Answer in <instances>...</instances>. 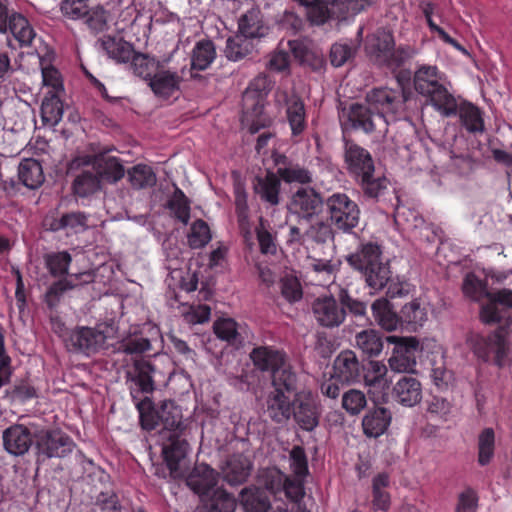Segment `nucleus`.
Returning a JSON list of instances; mask_svg holds the SVG:
<instances>
[{
	"label": "nucleus",
	"instance_id": "4468645a",
	"mask_svg": "<svg viewBox=\"0 0 512 512\" xmlns=\"http://www.w3.org/2000/svg\"><path fill=\"white\" fill-rule=\"evenodd\" d=\"M292 414L300 428L310 432L319 425L320 405L310 391H300L294 396Z\"/></svg>",
	"mask_w": 512,
	"mask_h": 512
},
{
	"label": "nucleus",
	"instance_id": "4c0bfd02",
	"mask_svg": "<svg viewBox=\"0 0 512 512\" xmlns=\"http://www.w3.org/2000/svg\"><path fill=\"white\" fill-rule=\"evenodd\" d=\"M18 176L22 184L29 189H37L45 180L40 162L32 158L20 162Z\"/></svg>",
	"mask_w": 512,
	"mask_h": 512
},
{
	"label": "nucleus",
	"instance_id": "338daca9",
	"mask_svg": "<svg viewBox=\"0 0 512 512\" xmlns=\"http://www.w3.org/2000/svg\"><path fill=\"white\" fill-rule=\"evenodd\" d=\"M366 405V395L360 390L350 389L342 396V407L350 415H358Z\"/></svg>",
	"mask_w": 512,
	"mask_h": 512
},
{
	"label": "nucleus",
	"instance_id": "2eb2a0df",
	"mask_svg": "<svg viewBox=\"0 0 512 512\" xmlns=\"http://www.w3.org/2000/svg\"><path fill=\"white\" fill-rule=\"evenodd\" d=\"M452 113H446L444 110H439V113L444 117L458 116L461 126L472 134L483 133L485 130V122L483 118V111L470 101L461 99L457 101L453 95Z\"/></svg>",
	"mask_w": 512,
	"mask_h": 512
},
{
	"label": "nucleus",
	"instance_id": "e433bc0d",
	"mask_svg": "<svg viewBox=\"0 0 512 512\" xmlns=\"http://www.w3.org/2000/svg\"><path fill=\"white\" fill-rule=\"evenodd\" d=\"M100 42L108 57L117 62H129L135 51L133 46L122 38L108 35L104 36Z\"/></svg>",
	"mask_w": 512,
	"mask_h": 512
},
{
	"label": "nucleus",
	"instance_id": "39448f33",
	"mask_svg": "<svg viewBox=\"0 0 512 512\" xmlns=\"http://www.w3.org/2000/svg\"><path fill=\"white\" fill-rule=\"evenodd\" d=\"M326 211L330 225L344 233L351 232L358 226L360 209L347 194L335 192L325 199Z\"/></svg>",
	"mask_w": 512,
	"mask_h": 512
},
{
	"label": "nucleus",
	"instance_id": "37998d69",
	"mask_svg": "<svg viewBox=\"0 0 512 512\" xmlns=\"http://www.w3.org/2000/svg\"><path fill=\"white\" fill-rule=\"evenodd\" d=\"M202 501L210 512H234L236 508L235 497L223 488H214Z\"/></svg>",
	"mask_w": 512,
	"mask_h": 512
},
{
	"label": "nucleus",
	"instance_id": "f3484780",
	"mask_svg": "<svg viewBox=\"0 0 512 512\" xmlns=\"http://www.w3.org/2000/svg\"><path fill=\"white\" fill-rule=\"evenodd\" d=\"M333 296L317 298L312 304V312L317 323L326 328L339 327L346 318V311Z\"/></svg>",
	"mask_w": 512,
	"mask_h": 512
},
{
	"label": "nucleus",
	"instance_id": "6e6d98bb",
	"mask_svg": "<svg viewBox=\"0 0 512 512\" xmlns=\"http://www.w3.org/2000/svg\"><path fill=\"white\" fill-rule=\"evenodd\" d=\"M128 181L134 189H143L155 185L156 175L150 166L137 164L128 170Z\"/></svg>",
	"mask_w": 512,
	"mask_h": 512
},
{
	"label": "nucleus",
	"instance_id": "680f3d73",
	"mask_svg": "<svg viewBox=\"0 0 512 512\" xmlns=\"http://www.w3.org/2000/svg\"><path fill=\"white\" fill-rule=\"evenodd\" d=\"M168 208L173 213L175 218L183 224H187L190 219V203L184 192L176 187L175 191L168 201Z\"/></svg>",
	"mask_w": 512,
	"mask_h": 512
},
{
	"label": "nucleus",
	"instance_id": "49530a36",
	"mask_svg": "<svg viewBox=\"0 0 512 512\" xmlns=\"http://www.w3.org/2000/svg\"><path fill=\"white\" fill-rule=\"evenodd\" d=\"M239 328V324L232 318H219L213 324L217 338L233 346L241 345L243 342Z\"/></svg>",
	"mask_w": 512,
	"mask_h": 512
},
{
	"label": "nucleus",
	"instance_id": "9b49d317",
	"mask_svg": "<svg viewBox=\"0 0 512 512\" xmlns=\"http://www.w3.org/2000/svg\"><path fill=\"white\" fill-rule=\"evenodd\" d=\"M343 144L345 168L353 180L366 173H375L374 159L366 148L345 135Z\"/></svg>",
	"mask_w": 512,
	"mask_h": 512
},
{
	"label": "nucleus",
	"instance_id": "20e7f679",
	"mask_svg": "<svg viewBox=\"0 0 512 512\" xmlns=\"http://www.w3.org/2000/svg\"><path fill=\"white\" fill-rule=\"evenodd\" d=\"M386 341L394 344L388 363L391 370L398 373L414 372L417 365V353H423L425 347H437L436 342L430 340L420 344L416 337L387 336Z\"/></svg>",
	"mask_w": 512,
	"mask_h": 512
},
{
	"label": "nucleus",
	"instance_id": "79ce46f5",
	"mask_svg": "<svg viewBox=\"0 0 512 512\" xmlns=\"http://www.w3.org/2000/svg\"><path fill=\"white\" fill-rule=\"evenodd\" d=\"M63 112V102L60 94L47 93L41 104L43 124L56 126L62 120Z\"/></svg>",
	"mask_w": 512,
	"mask_h": 512
},
{
	"label": "nucleus",
	"instance_id": "de8ad7c7",
	"mask_svg": "<svg viewBox=\"0 0 512 512\" xmlns=\"http://www.w3.org/2000/svg\"><path fill=\"white\" fill-rule=\"evenodd\" d=\"M139 412V420L144 430L152 431L160 424V410L157 411L149 396L133 401Z\"/></svg>",
	"mask_w": 512,
	"mask_h": 512
},
{
	"label": "nucleus",
	"instance_id": "a211bd4d",
	"mask_svg": "<svg viewBox=\"0 0 512 512\" xmlns=\"http://www.w3.org/2000/svg\"><path fill=\"white\" fill-rule=\"evenodd\" d=\"M365 366L360 363L355 352L344 350L333 362L334 379L341 383H356L363 380Z\"/></svg>",
	"mask_w": 512,
	"mask_h": 512
},
{
	"label": "nucleus",
	"instance_id": "412c9836",
	"mask_svg": "<svg viewBox=\"0 0 512 512\" xmlns=\"http://www.w3.org/2000/svg\"><path fill=\"white\" fill-rule=\"evenodd\" d=\"M219 473L205 463L196 464L186 478L187 486L202 499L216 488Z\"/></svg>",
	"mask_w": 512,
	"mask_h": 512
},
{
	"label": "nucleus",
	"instance_id": "5fc2aeb1",
	"mask_svg": "<svg viewBox=\"0 0 512 512\" xmlns=\"http://www.w3.org/2000/svg\"><path fill=\"white\" fill-rule=\"evenodd\" d=\"M389 485V476L380 473L373 478L372 482V505L374 510L387 511L390 507V495L385 488Z\"/></svg>",
	"mask_w": 512,
	"mask_h": 512
},
{
	"label": "nucleus",
	"instance_id": "e2e57ef3",
	"mask_svg": "<svg viewBox=\"0 0 512 512\" xmlns=\"http://www.w3.org/2000/svg\"><path fill=\"white\" fill-rule=\"evenodd\" d=\"M462 291L464 295L473 301H479L488 295L487 284L476 276L473 272L465 275Z\"/></svg>",
	"mask_w": 512,
	"mask_h": 512
},
{
	"label": "nucleus",
	"instance_id": "423d86ee",
	"mask_svg": "<svg viewBox=\"0 0 512 512\" xmlns=\"http://www.w3.org/2000/svg\"><path fill=\"white\" fill-rule=\"evenodd\" d=\"M37 464L51 458H64L75 446L72 438L60 429H42L34 434Z\"/></svg>",
	"mask_w": 512,
	"mask_h": 512
},
{
	"label": "nucleus",
	"instance_id": "13d9d810",
	"mask_svg": "<svg viewBox=\"0 0 512 512\" xmlns=\"http://www.w3.org/2000/svg\"><path fill=\"white\" fill-rule=\"evenodd\" d=\"M495 453V432L492 428H484L478 436V463L488 465Z\"/></svg>",
	"mask_w": 512,
	"mask_h": 512
},
{
	"label": "nucleus",
	"instance_id": "dca6fc26",
	"mask_svg": "<svg viewBox=\"0 0 512 512\" xmlns=\"http://www.w3.org/2000/svg\"><path fill=\"white\" fill-rule=\"evenodd\" d=\"M162 456L163 460L173 478L183 476L181 463L187 457L190 446L182 435L170 433L167 437H162Z\"/></svg>",
	"mask_w": 512,
	"mask_h": 512
},
{
	"label": "nucleus",
	"instance_id": "2f4dec72",
	"mask_svg": "<svg viewBox=\"0 0 512 512\" xmlns=\"http://www.w3.org/2000/svg\"><path fill=\"white\" fill-rule=\"evenodd\" d=\"M292 405L290 395L273 390L267 396L265 412L274 422L282 423L290 418Z\"/></svg>",
	"mask_w": 512,
	"mask_h": 512
},
{
	"label": "nucleus",
	"instance_id": "bf43d9fd",
	"mask_svg": "<svg viewBox=\"0 0 512 512\" xmlns=\"http://www.w3.org/2000/svg\"><path fill=\"white\" fill-rule=\"evenodd\" d=\"M134 73L146 81H150L151 77L155 74L158 67H160L159 61L149 57L146 54L136 53L130 59Z\"/></svg>",
	"mask_w": 512,
	"mask_h": 512
},
{
	"label": "nucleus",
	"instance_id": "cd10ccee",
	"mask_svg": "<svg viewBox=\"0 0 512 512\" xmlns=\"http://www.w3.org/2000/svg\"><path fill=\"white\" fill-rule=\"evenodd\" d=\"M329 3V20L343 21L366 11L378 0H326Z\"/></svg>",
	"mask_w": 512,
	"mask_h": 512
},
{
	"label": "nucleus",
	"instance_id": "603ef678",
	"mask_svg": "<svg viewBox=\"0 0 512 512\" xmlns=\"http://www.w3.org/2000/svg\"><path fill=\"white\" fill-rule=\"evenodd\" d=\"M252 50V42L243 35L236 34L227 39L224 54L228 60L236 62L245 58Z\"/></svg>",
	"mask_w": 512,
	"mask_h": 512
},
{
	"label": "nucleus",
	"instance_id": "774afa93",
	"mask_svg": "<svg viewBox=\"0 0 512 512\" xmlns=\"http://www.w3.org/2000/svg\"><path fill=\"white\" fill-rule=\"evenodd\" d=\"M84 17L92 33L98 34L108 29V12L102 6L90 8Z\"/></svg>",
	"mask_w": 512,
	"mask_h": 512
},
{
	"label": "nucleus",
	"instance_id": "7ed1b4c3",
	"mask_svg": "<svg viewBox=\"0 0 512 512\" xmlns=\"http://www.w3.org/2000/svg\"><path fill=\"white\" fill-rule=\"evenodd\" d=\"M360 275L366 286L374 293L381 292L386 288V295L396 298L408 295L410 292L411 285L408 281L400 279L399 276L393 277L390 262L386 258L362 271Z\"/></svg>",
	"mask_w": 512,
	"mask_h": 512
},
{
	"label": "nucleus",
	"instance_id": "3c124183",
	"mask_svg": "<svg viewBox=\"0 0 512 512\" xmlns=\"http://www.w3.org/2000/svg\"><path fill=\"white\" fill-rule=\"evenodd\" d=\"M276 173L280 181L282 180L288 184L308 185L313 181L312 172L298 163L289 162L283 167H278Z\"/></svg>",
	"mask_w": 512,
	"mask_h": 512
},
{
	"label": "nucleus",
	"instance_id": "a19ab883",
	"mask_svg": "<svg viewBox=\"0 0 512 512\" xmlns=\"http://www.w3.org/2000/svg\"><path fill=\"white\" fill-rule=\"evenodd\" d=\"M374 174L375 173H366L354 179L364 197L369 199H378L386 192L389 185V180L385 176L375 177Z\"/></svg>",
	"mask_w": 512,
	"mask_h": 512
},
{
	"label": "nucleus",
	"instance_id": "c03bdc74",
	"mask_svg": "<svg viewBox=\"0 0 512 512\" xmlns=\"http://www.w3.org/2000/svg\"><path fill=\"white\" fill-rule=\"evenodd\" d=\"M216 57L214 43L209 39H203L196 43L192 51L191 68L203 71L207 69Z\"/></svg>",
	"mask_w": 512,
	"mask_h": 512
},
{
	"label": "nucleus",
	"instance_id": "7c9ffc66",
	"mask_svg": "<svg viewBox=\"0 0 512 512\" xmlns=\"http://www.w3.org/2000/svg\"><path fill=\"white\" fill-rule=\"evenodd\" d=\"M386 337L375 329H365L355 335V346L367 358L378 357L383 349Z\"/></svg>",
	"mask_w": 512,
	"mask_h": 512
},
{
	"label": "nucleus",
	"instance_id": "a18cd8bd",
	"mask_svg": "<svg viewBox=\"0 0 512 512\" xmlns=\"http://www.w3.org/2000/svg\"><path fill=\"white\" fill-rule=\"evenodd\" d=\"M160 424L163 426L161 437H167L170 433L182 435V432L185 430L181 412L172 405L164 404L161 406Z\"/></svg>",
	"mask_w": 512,
	"mask_h": 512
},
{
	"label": "nucleus",
	"instance_id": "c85d7f7f",
	"mask_svg": "<svg viewBox=\"0 0 512 512\" xmlns=\"http://www.w3.org/2000/svg\"><path fill=\"white\" fill-rule=\"evenodd\" d=\"M253 189L260 199L270 206L280 203L281 181L277 173L267 172L264 177L256 176Z\"/></svg>",
	"mask_w": 512,
	"mask_h": 512
},
{
	"label": "nucleus",
	"instance_id": "393cba45",
	"mask_svg": "<svg viewBox=\"0 0 512 512\" xmlns=\"http://www.w3.org/2000/svg\"><path fill=\"white\" fill-rule=\"evenodd\" d=\"M250 358L254 366L262 372H270L283 367L287 362L286 354L271 346H258L252 349Z\"/></svg>",
	"mask_w": 512,
	"mask_h": 512
},
{
	"label": "nucleus",
	"instance_id": "f8f14e48",
	"mask_svg": "<svg viewBox=\"0 0 512 512\" xmlns=\"http://www.w3.org/2000/svg\"><path fill=\"white\" fill-rule=\"evenodd\" d=\"M325 205L321 193L311 187H300L291 196L288 210L300 220L311 221Z\"/></svg>",
	"mask_w": 512,
	"mask_h": 512
},
{
	"label": "nucleus",
	"instance_id": "ddd939ff",
	"mask_svg": "<svg viewBox=\"0 0 512 512\" xmlns=\"http://www.w3.org/2000/svg\"><path fill=\"white\" fill-rule=\"evenodd\" d=\"M367 104L376 114H382L383 119H396L403 109L405 98L402 92L389 88H374L365 97Z\"/></svg>",
	"mask_w": 512,
	"mask_h": 512
},
{
	"label": "nucleus",
	"instance_id": "8fccbe9b",
	"mask_svg": "<svg viewBox=\"0 0 512 512\" xmlns=\"http://www.w3.org/2000/svg\"><path fill=\"white\" fill-rule=\"evenodd\" d=\"M267 28L263 25L258 11H248L239 19V34L247 39L265 36Z\"/></svg>",
	"mask_w": 512,
	"mask_h": 512
},
{
	"label": "nucleus",
	"instance_id": "c9c22d12",
	"mask_svg": "<svg viewBox=\"0 0 512 512\" xmlns=\"http://www.w3.org/2000/svg\"><path fill=\"white\" fill-rule=\"evenodd\" d=\"M401 327L409 331H417L427 321V310L415 299L405 304L400 310Z\"/></svg>",
	"mask_w": 512,
	"mask_h": 512
},
{
	"label": "nucleus",
	"instance_id": "864d4df0",
	"mask_svg": "<svg viewBox=\"0 0 512 512\" xmlns=\"http://www.w3.org/2000/svg\"><path fill=\"white\" fill-rule=\"evenodd\" d=\"M44 262L51 276L63 277L68 274L72 256L68 251L52 252L44 256Z\"/></svg>",
	"mask_w": 512,
	"mask_h": 512
},
{
	"label": "nucleus",
	"instance_id": "a878e982",
	"mask_svg": "<svg viewBox=\"0 0 512 512\" xmlns=\"http://www.w3.org/2000/svg\"><path fill=\"white\" fill-rule=\"evenodd\" d=\"M286 119L293 137L301 136L307 129V113L304 101L297 94L285 96Z\"/></svg>",
	"mask_w": 512,
	"mask_h": 512
},
{
	"label": "nucleus",
	"instance_id": "5701e85b",
	"mask_svg": "<svg viewBox=\"0 0 512 512\" xmlns=\"http://www.w3.org/2000/svg\"><path fill=\"white\" fill-rule=\"evenodd\" d=\"M2 438L4 449L14 456H22L27 453L34 442V436L22 424H14L6 428Z\"/></svg>",
	"mask_w": 512,
	"mask_h": 512
},
{
	"label": "nucleus",
	"instance_id": "f257e3e1",
	"mask_svg": "<svg viewBox=\"0 0 512 512\" xmlns=\"http://www.w3.org/2000/svg\"><path fill=\"white\" fill-rule=\"evenodd\" d=\"M365 51L373 64L391 72L397 71L417 55V49L411 45L396 47L393 33L384 28L366 37Z\"/></svg>",
	"mask_w": 512,
	"mask_h": 512
},
{
	"label": "nucleus",
	"instance_id": "c756f323",
	"mask_svg": "<svg viewBox=\"0 0 512 512\" xmlns=\"http://www.w3.org/2000/svg\"><path fill=\"white\" fill-rule=\"evenodd\" d=\"M252 470V463L242 454L232 455L222 469L224 480L231 486L244 483Z\"/></svg>",
	"mask_w": 512,
	"mask_h": 512
},
{
	"label": "nucleus",
	"instance_id": "4d7b16f0",
	"mask_svg": "<svg viewBox=\"0 0 512 512\" xmlns=\"http://www.w3.org/2000/svg\"><path fill=\"white\" fill-rule=\"evenodd\" d=\"M248 195L244 184L237 182L234 184V204L235 213L239 228L244 230L249 226V206Z\"/></svg>",
	"mask_w": 512,
	"mask_h": 512
},
{
	"label": "nucleus",
	"instance_id": "aec40b11",
	"mask_svg": "<svg viewBox=\"0 0 512 512\" xmlns=\"http://www.w3.org/2000/svg\"><path fill=\"white\" fill-rule=\"evenodd\" d=\"M383 259H385L383 246L375 241L360 242L356 250L346 256V262L359 273Z\"/></svg>",
	"mask_w": 512,
	"mask_h": 512
},
{
	"label": "nucleus",
	"instance_id": "052dcab7",
	"mask_svg": "<svg viewBox=\"0 0 512 512\" xmlns=\"http://www.w3.org/2000/svg\"><path fill=\"white\" fill-rule=\"evenodd\" d=\"M96 173L99 175L100 181L116 183L124 177L125 169L118 158L108 157L98 165Z\"/></svg>",
	"mask_w": 512,
	"mask_h": 512
},
{
	"label": "nucleus",
	"instance_id": "f704fd0d",
	"mask_svg": "<svg viewBox=\"0 0 512 512\" xmlns=\"http://www.w3.org/2000/svg\"><path fill=\"white\" fill-rule=\"evenodd\" d=\"M8 30L19 43L20 47L30 46L36 36V32L28 19L21 13L15 11H12L10 14Z\"/></svg>",
	"mask_w": 512,
	"mask_h": 512
},
{
	"label": "nucleus",
	"instance_id": "1a4fd4ad",
	"mask_svg": "<svg viewBox=\"0 0 512 512\" xmlns=\"http://www.w3.org/2000/svg\"><path fill=\"white\" fill-rule=\"evenodd\" d=\"M107 336L104 331L87 326H78L67 334L65 344L69 351L91 356L105 348Z\"/></svg>",
	"mask_w": 512,
	"mask_h": 512
},
{
	"label": "nucleus",
	"instance_id": "69168bd1",
	"mask_svg": "<svg viewBox=\"0 0 512 512\" xmlns=\"http://www.w3.org/2000/svg\"><path fill=\"white\" fill-rule=\"evenodd\" d=\"M74 287L75 285L72 281L66 278H61L58 281H55L49 286L44 295L45 304L50 310L55 309L59 305L64 293L72 290Z\"/></svg>",
	"mask_w": 512,
	"mask_h": 512
},
{
	"label": "nucleus",
	"instance_id": "0eeeda50",
	"mask_svg": "<svg viewBox=\"0 0 512 512\" xmlns=\"http://www.w3.org/2000/svg\"><path fill=\"white\" fill-rule=\"evenodd\" d=\"M468 341L477 358L483 362L493 361L498 367L503 366L508 350L504 329L498 328L487 335L472 334Z\"/></svg>",
	"mask_w": 512,
	"mask_h": 512
},
{
	"label": "nucleus",
	"instance_id": "4be33fe9",
	"mask_svg": "<svg viewBox=\"0 0 512 512\" xmlns=\"http://www.w3.org/2000/svg\"><path fill=\"white\" fill-rule=\"evenodd\" d=\"M392 399L401 406L414 407L422 400V384L412 376H402L393 385Z\"/></svg>",
	"mask_w": 512,
	"mask_h": 512
},
{
	"label": "nucleus",
	"instance_id": "b1692460",
	"mask_svg": "<svg viewBox=\"0 0 512 512\" xmlns=\"http://www.w3.org/2000/svg\"><path fill=\"white\" fill-rule=\"evenodd\" d=\"M183 78L177 71L158 67L148 82L152 92L159 98L168 99L180 91Z\"/></svg>",
	"mask_w": 512,
	"mask_h": 512
},
{
	"label": "nucleus",
	"instance_id": "6e6552de",
	"mask_svg": "<svg viewBox=\"0 0 512 512\" xmlns=\"http://www.w3.org/2000/svg\"><path fill=\"white\" fill-rule=\"evenodd\" d=\"M156 367L149 360L135 358L131 366L126 370V382L132 401L139 400L141 395H151L156 390Z\"/></svg>",
	"mask_w": 512,
	"mask_h": 512
},
{
	"label": "nucleus",
	"instance_id": "f03ea898",
	"mask_svg": "<svg viewBox=\"0 0 512 512\" xmlns=\"http://www.w3.org/2000/svg\"><path fill=\"white\" fill-rule=\"evenodd\" d=\"M415 91L437 112L452 113L453 94L445 85V75L435 65H419L413 74Z\"/></svg>",
	"mask_w": 512,
	"mask_h": 512
},
{
	"label": "nucleus",
	"instance_id": "0e129e2a",
	"mask_svg": "<svg viewBox=\"0 0 512 512\" xmlns=\"http://www.w3.org/2000/svg\"><path fill=\"white\" fill-rule=\"evenodd\" d=\"M211 240V232L208 224L202 220L197 219L190 227L188 234V244L192 249L203 248Z\"/></svg>",
	"mask_w": 512,
	"mask_h": 512
},
{
	"label": "nucleus",
	"instance_id": "473e14b6",
	"mask_svg": "<svg viewBox=\"0 0 512 512\" xmlns=\"http://www.w3.org/2000/svg\"><path fill=\"white\" fill-rule=\"evenodd\" d=\"M371 310L375 321L384 330L393 331L401 327L400 315L393 310L388 299H376L372 303Z\"/></svg>",
	"mask_w": 512,
	"mask_h": 512
},
{
	"label": "nucleus",
	"instance_id": "09e8293b",
	"mask_svg": "<svg viewBox=\"0 0 512 512\" xmlns=\"http://www.w3.org/2000/svg\"><path fill=\"white\" fill-rule=\"evenodd\" d=\"M101 188L99 175L94 171H82L73 181V193L77 197L86 198Z\"/></svg>",
	"mask_w": 512,
	"mask_h": 512
},
{
	"label": "nucleus",
	"instance_id": "72a5a7b5",
	"mask_svg": "<svg viewBox=\"0 0 512 512\" xmlns=\"http://www.w3.org/2000/svg\"><path fill=\"white\" fill-rule=\"evenodd\" d=\"M240 502L246 512H267L271 508L268 493L256 486H249L240 492Z\"/></svg>",
	"mask_w": 512,
	"mask_h": 512
},
{
	"label": "nucleus",
	"instance_id": "bb28decb",
	"mask_svg": "<svg viewBox=\"0 0 512 512\" xmlns=\"http://www.w3.org/2000/svg\"><path fill=\"white\" fill-rule=\"evenodd\" d=\"M392 421V413L385 407H373L368 409L362 419L363 433L369 438H378L389 428Z\"/></svg>",
	"mask_w": 512,
	"mask_h": 512
},
{
	"label": "nucleus",
	"instance_id": "6ab92c4d",
	"mask_svg": "<svg viewBox=\"0 0 512 512\" xmlns=\"http://www.w3.org/2000/svg\"><path fill=\"white\" fill-rule=\"evenodd\" d=\"M488 302L481 307L480 317L486 324L499 323L512 308V290L503 288L496 292H488Z\"/></svg>",
	"mask_w": 512,
	"mask_h": 512
},
{
	"label": "nucleus",
	"instance_id": "9d476101",
	"mask_svg": "<svg viewBox=\"0 0 512 512\" xmlns=\"http://www.w3.org/2000/svg\"><path fill=\"white\" fill-rule=\"evenodd\" d=\"M346 116L348 124L354 130H361L366 134L387 132L389 119H383L382 114H376L366 101L352 103Z\"/></svg>",
	"mask_w": 512,
	"mask_h": 512
},
{
	"label": "nucleus",
	"instance_id": "ea45409f",
	"mask_svg": "<svg viewBox=\"0 0 512 512\" xmlns=\"http://www.w3.org/2000/svg\"><path fill=\"white\" fill-rule=\"evenodd\" d=\"M272 82L266 75H258L255 77L243 93V102L248 106V102L252 101L253 109L262 106V102L268 92L271 90Z\"/></svg>",
	"mask_w": 512,
	"mask_h": 512
},
{
	"label": "nucleus",
	"instance_id": "58836bf2",
	"mask_svg": "<svg viewBox=\"0 0 512 512\" xmlns=\"http://www.w3.org/2000/svg\"><path fill=\"white\" fill-rule=\"evenodd\" d=\"M272 387L273 390L282 392L287 395L299 393L298 388V375L292 369L291 365L286 362L283 367L274 371L272 374Z\"/></svg>",
	"mask_w": 512,
	"mask_h": 512
}]
</instances>
